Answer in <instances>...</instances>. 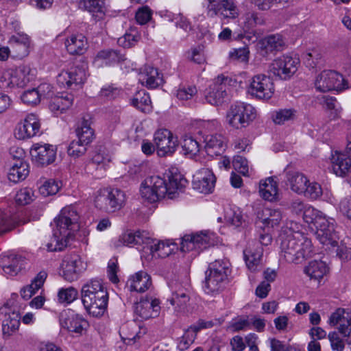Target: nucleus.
Here are the masks:
<instances>
[{
	"mask_svg": "<svg viewBox=\"0 0 351 351\" xmlns=\"http://www.w3.org/2000/svg\"><path fill=\"white\" fill-rule=\"evenodd\" d=\"M167 180L159 176L147 177L141 184V195L143 199L150 203L156 202L167 195L173 199L176 193L182 192L186 187L187 180L176 168L170 169L166 173Z\"/></svg>",
	"mask_w": 351,
	"mask_h": 351,
	"instance_id": "f257e3e1",
	"label": "nucleus"
},
{
	"mask_svg": "<svg viewBox=\"0 0 351 351\" xmlns=\"http://www.w3.org/2000/svg\"><path fill=\"white\" fill-rule=\"evenodd\" d=\"M280 239V256L287 263H301L313 253L311 241L300 232L285 230Z\"/></svg>",
	"mask_w": 351,
	"mask_h": 351,
	"instance_id": "f03ea898",
	"label": "nucleus"
},
{
	"mask_svg": "<svg viewBox=\"0 0 351 351\" xmlns=\"http://www.w3.org/2000/svg\"><path fill=\"white\" fill-rule=\"evenodd\" d=\"M79 214L73 206L63 208L60 215L54 219L55 227L53 228L52 245L54 250L61 251L67 246L69 240L74 237V233L80 228Z\"/></svg>",
	"mask_w": 351,
	"mask_h": 351,
	"instance_id": "7ed1b4c3",
	"label": "nucleus"
},
{
	"mask_svg": "<svg viewBox=\"0 0 351 351\" xmlns=\"http://www.w3.org/2000/svg\"><path fill=\"white\" fill-rule=\"evenodd\" d=\"M82 301L86 310L94 317L104 313L108 301V295L100 280H92L82 289Z\"/></svg>",
	"mask_w": 351,
	"mask_h": 351,
	"instance_id": "20e7f679",
	"label": "nucleus"
},
{
	"mask_svg": "<svg viewBox=\"0 0 351 351\" xmlns=\"http://www.w3.org/2000/svg\"><path fill=\"white\" fill-rule=\"evenodd\" d=\"M230 273V263L227 260H216L210 263L204 282L205 292L215 294L222 291L228 282Z\"/></svg>",
	"mask_w": 351,
	"mask_h": 351,
	"instance_id": "39448f33",
	"label": "nucleus"
},
{
	"mask_svg": "<svg viewBox=\"0 0 351 351\" xmlns=\"http://www.w3.org/2000/svg\"><path fill=\"white\" fill-rule=\"evenodd\" d=\"M256 110L250 104L237 103L230 106L226 114L227 122L239 129L249 125L256 118Z\"/></svg>",
	"mask_w": 351,
	"mask_h": 351,
	"instance_id": "423d86ee",
	"label": "nucleus"
},
{
	"mask_svg": "<svg viewBox=\"0 0 351 351\" xmlns=\"http://www.w3.org/2000/svg\"><path fill=\"white\" fill-rule=\"evenodd\" d=\"M315 231L317 238L320 243L326 245L337 246L338 236L335 231L334 219H327L321 212L311 226Z\"/></svg>",
	"mask_w": 351,
	"mask_h": 351,
	"instance_id": "0eeeda50",
	"label": "nucleus"
},
{
	"mask_svg": "<svg viewBox=\"0 0 351 351\" xmlns=\"http://www.w3.org/2000/svg\"><path fill=\"white\" fill-rule=\"evenodd\" d=\"M125 202V193L119 189L104 190L95 200V206L108 213L120 210Z\"/></svg>",
	"mask_w": 351,
	"mask_h": 351,
	"instance_id": "6e6552de",
	"label": "nucleus"
},
{
	"mask_svg": "<svg viewBox=\"0 0 351 351\" xmlns=\"http://www.w3.org/2000/svg\"><path fill=\"white\" fill-rule=\"evenodd\" d=\"M215 243V234L213 232L204 231L195 234H186L182 238L181 250L183 252L195 250L199 252L210 245H214Z\"/></svg>",
	"mask_w": 351,
	"mask_h": 351,
	"instance_id": "1a4fd4ad",
	"label": "nucleus"
},
{
	"mask_svg": "<svg viewBox=\"0 0 351 351\" xmlns=\"http://www.w3.org/2000/svg\"><path fill=\"white\" fill-rule=\"evenodd\" d=\"M86 65L84 64L62 70L57 76V82L61 87L75 88L86 81Z\"/></svg>",
	"mask_w": 351,
	"mask_h": 351,
	"instance_id": "9d476101",
	"label": "nucleus"
},
{
	"mask_svg": "<svg viewBox=\"0 0 351 351\" xmlns=\"http://www.w3.org/2000/svg\"><path fill=\"white\" fill-rule=\"evenodd\" d=\"M232 82V78L221 74L218 75L213 84L209 86L205 99L208 103L213 106H219L223 103L227 97L228 86Z\"/></svg>",
	"mask_w": 351,
	"mask_h": 351,
	"instance_id": "9b49d317",
	"label": "nucleus"
},
{
	"mask_svg": "<svg viewBox=\"0 0 351 351\" xmlns=\"http://www.w3.org/2000/svg\"><path fill=\"white\" fill-rule=\"evenodd\" d=\"M344 79L339 73L332 70H325L319 73L315 80V86L320 92L339 90L345 88Z\"/></svg>",
	"mask_w": 351,
	"mask_h": 351,
	"instance_id": "f8f14e48",
	"label": "nucleus"
},
{
	"mask_svg": "<svg viewBox=\"0 0 351 351\" xmlns=\"http://www.w3.org/2000/svg\"><path fill=\"white\" fill-rule=\"evenodd\" d=\"M154 142L160 157L171 156L178 146V141L167 129L158 130L154 136Z\"/></svg>",
	"mask_w": 351,
	"mask_h": 351,
	"instance_id": "ddd939ff",
	"label": "nucleus"
},
{
	"mask_svg": "<svg viewBox=\"0 0 351 351\" xmlns=\"http://www.w3.org/2000/svg\"><path fill=\"white\" fill-rule=\"evenodd\" d=\"M249 92L257 99L268 100L274 93L273 81L264 74L256 75L252 78Z\"/></svg>",
	"mask_w": 351,
	"mask_h": 351,
	"instance_id": "4468645a",
	"label": "nucleus"
},
{
	"mask_svg": "<svg viewBox=\"0 0 351 351\" xmlns=\"http://www.w3.org/2000/svg\"><path fill=\"white\" fill-rule=\"evenodd\" d=\"M299 64V59L283 56L270 64L269 71L279 78L287 80L297 71Z\"/></svg>",
	"mask_w": 351,
	"mask_h": 351,
	"instance_id": "2eb2a0df",
	"label": "nucleus"
},
{
	"mask_svg": "<svg viewBox=\"0 0 351 351\" xmlns=\"http://www.w3.org/2000/svg\"><path fill=\"white\" fill-rule=\"evenodd\" d=\"M60 324L67 331L79 335L86 330L89 326L86 319L70 309L63 311L60 313Z\"/></svg>",
	"mask_w": 351,
	"mask_h": 351,
	"instance_id": "dca6fc26",
	"label": "nucleus"
},
{
	"mask_svg": "<svg viewBox=\"0 0 351 351\" xmlns=\"http://www.w3.org/2000/svg\"><path fill=\"white\" fill-rule=\"evenodd\" d=\"M208 14L213 17L221 15L224 18L236 19L239 10L232 0H208Z\"/></svg>",
	"mask_w": 351,
	"mask_h": 351,
	"instance_id": "f3484780",
	"label": "nucleus"
},
{
	"mask_svg": "<svg viewBox=\"0 0 351 351\" xmlns=\"http://www.w3.org/2000/svg\"><path fill=\"white\" fill-rule=\"evenodd\" d=\"M86 263L78 254H71L66 256L63 261V278L69 282L76 280L79 275L86 269Z\"/></svg>",
	"mask_w": 351,
	"mask_h": 351,
	"instance_id": "a211bd4d",
	"label": "nucleus"
},
{
	"mask_svg": "<svg viewBox=\"0 0 351 351\" xmlns=\"http://www.w3.org/2000/svg\"><path fill=\"white\" fill-rule=\"evenodd\" d=\"M216 178L207 168L198 170L193 176L192 184L195 190L202 193H211L215 187Z\"/></svg>",
	"mask_w": 351,
	"mask_h": 351,
	"instance_id": "6ab92c4d",
	"label": "nucleus"
},
{
	"mask_svg": "<svg viewBox=\"0 0 351 351\" xmlns=\"http://www.w3.org/2000/svg\"><path fill=\"white\" fill-rule=\"evenodd\" d=\"M56 150L49 144L36 143L30 149L32 161L38 166H45L52 163L56 158Z\"/></svg>",
	"mask_w": 351,
	"mask_h": 351,
	"instance_id": "aec40b11",
	"label": "nucleus"
},
{
	"mask_svg": "<svg viewBox=\"0 0 351 351\" xmlns=\"http://www.w3.org/2000/svg\"><path fill=\"white\" fill-rule=\"evenodd\" d=\"M244 259L247 268L256 272L263 267V248L258 242H250L243 251Z\"/></svg>",
	"mask_w": 351,
	"mask_h": 351,
	"instance_id": "412c9836",
	"label": "nucleus"
},
{
	"mask_svg": "<svg viewBox=\"0 0 351 351\" xmlns=\"http://www.w3.org/2000/svg\"><path fill=\"white\" fill-rule=\"evenodd\" d=\"M40 129V123L38 117L34 114H29L23 122L19 123L15 136L21 140L29 138L39 133Z\"/></svg>",
	"mask_w": 351,
	"mask_h": 351,
	"instance_id": "4be33fe9",
	"label": "nucleus"
},
{
	"mask_svg": "<svg viewBox=\"0 0 351 351\" xmlns=\"http://www.w3.org/2000/svg\"><path fill=\"white\" fill-rule=\"evenodd\" d=\"M15 152L18 155H14L13 157L16 158L17 160L10 168L8 178L10 181L14 183H17L24 180L28 176L29 171V165L23 160V157L25 154L23 149L17 147L15 149Z\"/></svg>",
	"mask_w": 351,
	"mask_h": 351,
	"instance_id": "5701e85b",
	"label": "nucleus"
},
{
	"mask_svg": "<svg viewBox=\"0 0 351 351\" xmlns=\"http://www.w3.org/2000/svg\"><path fill=\"white\" fill-rule=\"evenodd\" d=\"M160 308L158 300L145 299L136 303L134 311L142 319H147L158 316Z\"/></svg>",
	"mask_w": 351,
	"mask_h": 351,
	"instance_id": "b1692460",
	"label": "nucleus"
},
{
	"mask_svg": "<svg viewBox=\"0 0 351 351\" xmlns=\"http://www.w3.org/2000/svg\"><path fill=\"white\" fill-rule=\"evenodd\" d=\"M331 162L334 173L339 176H344L351 168V156L335 151L331 155Z\"/></svg>",
	"mask_w": 351,
	"mask_h": 351,
	"instance_id": "393cba45",
	"label": "nucleus"
},
{
	"mask_svg": "<svg viewBox=\"0 0 351 351\" xmlns=\"http://www.w3.org/2000/svg\"><path fill=\"white\" fill-rule=\"evenodd\" d=\"M205 149L211 156L221 155L226 148V138L221 134L207 135L204 138Z\"/></svg>",
	"mask_w": 351,
	"mask_h": 351,
	"instance_id": "a878e982",
	"label": "nucleus"
},
{
	"mask_svg": "<svg viewBox=\"0 0 351 351\" xmlns=\"http://www.w3.org/2000/svg\"><path fill=\"white\" fill-rule=\"evenodd\" d=\"M169 287L172 292V296L168 300L173 306H176L178 311L184 309L187 302L189 301L188 291L180 283L172 282Z\"/></svg>",
	"mask_w": 351,
	"mask_h": 351,
	"instance_id": "bb28decb",
	"label": "nucleus"
},
{
	"mask_svg": "<svg viewBox=\"0 0 351 351\" xmlns=\"http://www.w3.org/2000/svg\"><path fill=\"white\" fill-rule=\"evenodd\" d=\"M139 82L148 88H155L162 82L157 69L146 66L138 74Z\"/></svg>",
	"mask_w": 351,
	"mask_h": 351,
	"instance_id": "cd10ccee",
	"label": "nucleus"
},
{
	"mask_svg": "<svg viewBox=\"0 0 351 351\" xmlns=\"http://www.w3.org/2000/svg\"><path fill=\"white\" fill-rule=\"evenodd\" d=\"M9 43L16 57L23 58L28 55L30 41L27 35H14L10 38Z\"/></svg>",
	"mask_w": 351,
	"mask_h": 351,
	"instance_id": "c85d7f7f",
	"label": "nucleus"
},
{
	"mask_svg": "<svg viewBox=\"0 0 351 351\" xmlns=\"http://www.w3.org/2000/svg\"><path fill=\"white\" fill-rule=\"evenodd\" d=\"M67 51L72 55H82L87 49V39L82 34L71 35L65 41Z\"/></svg>",
	"mask_w": 351,
	"mask_h": 351,
	"instance_id": "c756f323",
	"label": "nucleus"
},
{
	"mask_svg": "<svg viewBox=\"0 0 351 351\" xmlns=\"http://www.w3.org/2000/svg\"><path fill=\"white\" fill-rule=\"evenodd\" d=\"M128 283L131 291L143 293L152 285V280L146 272L141 271L131 276Z\"/></svg>",
	"mask_w": 351,
	"mask_h": 351,
	"instance_id": "7c9ffc66",
	"label": "nucleus"
},
{
	"mask_svg": "<svg viewBox=\"0 0 351 351\" xmlns=\"http://www.w3.org/2000/svg\"><path fill=\"white\" fill-rule=\"evenodd\" d=\"M119 241L125 245H147L150 242V236L146 231L137 230L136 232H127L121 235Z\"/></svg>",
	"mask_w": 351,
	"mask_h": 351,
	"instance_id": "2f4dec72",
	"label": "nucleus"
},
{
	"mask_svg": "<svg viewBox=\"0 0 351 351\" xmlns=\"http://www.w3.org/2000/svg\"><path fill=\"white\" fill-rule=\"evenodd\" d=\"M286 178L287 184L290 186L293 192L298 194H302L306 189V185L308 183L306 176L298 171H288Z\"/></svg>",
	"mask_w": 351,
	"mask_h": 351,
	"instance_id": "473e14b6",
	"label": "nucleus"
},
{
	"mask_svg": "<svg viewBox=\"0 0 351 351\" xmlns=\"http://www.w3.org/2000/svg\"><path fill=\"white\" fill-rule=\"evenodd\" d=\"M73 101V96L70 94L55 96L51 99L49 108L55 115L58 116L69 108L72 106Z\"/></svg>",
	"mask_w": 351,
	"mask_h": 351,
	"instance_id": "72a5a7b5",
	"label": "nucleus"
},
{
	"mask_svg": "<svg viewBox=\"0 0 351 351\" xmlns=\"http://www.w3.org/2000/svg\"><path fill=\"white\" fill-rule=\"evenodd\" d=\"M21 256L16 255L4 256L1 258V265L3 271L10 276H15L22 269Z\"/></svg>",
	"mask_w": 351,
	"mask_h": 351,
	"instance_id": "f704fd0d",
	"label": "nucleus"
},
{
	"mask_svg": "<svg viewBox=\"0 0 351 351\" xmlns=\"http://www.w3.org/2000/svg\"><path fill=\"white\" fill-rule=\"evenodd\" d=\"M328 268L323 261H311L304 269V272L311 280L319 281L328 272Z\"/></svg>",
	"mask_w": 351,
	"mask_h": 351,
	"instance_id": "c9c22d12",
	"label": "nucleus"
},
{
	"mask_svg": "<svg viewBox=\"0 0 351 351\" xmlns=\"http://www.w3.org/2000/svg\"><path fill=\"white\" fill-rule=\"evenodd\" d=\"M47 274L45 271L39 272L32 283L23 287L21 290V295L25 300L29 299L43 285Z\"/></svg>",
	"mask_w": 351,
	"mask_h": 351,
	"instance_id": "e433bc0d",
	"label": "nucleus"
},
{
	"mask_svg": "<svg viewBox=\"0 0 351 351\" xmlns=\"http://www.w3.org/2000/svg\"><path fill=\"white\" fill-rule=\"evenodd\" d=\"M45 89H49L48 84H40L36 88L26 90L21 96L23 103L31 106H36L40 103L41 97L45 95Z\"/></svg>",
	"mask_w": 351,
	"mask_h": 351,
	"instance_id": "4c0bfd02",
	"label": "nucleus"
},
{
	"mask_svg": "<svg viewBox=\"0 0 351 351\" xmlns=\"http://www.w3.org/2000/svg\"><path fill=\"white\" fill-rule=\"evenodd\" d=\"M259 193L265 200L272 202L276 199L278 185L273 178H268L264 182L260 184Z\"/></svg>",
	"mask_w": 351,
	"mask_h": 351,
	"instance_id": "58836bf2",
	"label": "nucleus"
},
{
	"mask_svg": "<svg viewBox=\"0 0 351 351\" xmlns=\"http://www.w3.org/2000/svg\"><path fill=\"white\" fill-rule=\"evenodd\" d=\"M150 242L147 243V245H144L143 250L145 252L149 251V253L154 256L156 253L160 257H166L171 253V249L169 244L163 241H158L150 237Z\"/></svg>",
	"mask_w": 351,
	"mask_h": 351,
	"instance_id": "ea45409f",
	"label": "nucleus"
},
{
	"mask_svg": "<svg viewBox=\"0 0 351 351\" xmlns=\"http://www.w3.org/2000/svg\"><path fill=\"white\" fill-rule=\"evenodd\" d=\"M260 48L265 50L266 52L280 51L282 49L285 43L280 35H271L259 43Z\"/></svg>",
	"mask_w": 351,
	"mask_h": 351,
	"instance_id": "a19ab883",
	"label": "nucleus"
},
{
	"mask_svg": "<svg viewBox=\"0 0 351 351\" xmlns=\"http://www.w3.org/2000/svg\"><path fill=\"white\" fill-rule=\"evenodd\" d=\"M13 75L16 80V86L21 88L26 86L33 76L31 75V69L26 65L21 66L16 71H13Z\"/></svg>",
	"mask_w": 351,
	"mask_h": 351,
	"instance_id": "79ce46f5",
	"label": "nucleus"
},
{
	"mask_svg": "<svg viewBox=\"0 0 351 351\" xmlns=\"http://www.w3.org/2000/svg\"><path fill=\"white\" fill-rule=\"evenodd\" d=\"M76 134L78 140L88 145L94 138V131L91 128L89 121L84 119L81 122L80 125L76 129Z\"/></svg>",
	"mask_w": 351,
	"mask_h": 351,
	"instance_id": "37998d69",
	"label": "nucleus"
},
{
	"mask_svg": "<svg viewBox=\"0 0 351 351\" xmlns=\"http://www.w3.org/2000/svg\"><path fill=\"white\" fill-rule=\"evenodd\" d=\"M61 187V182L54 179L45 180L39 186L40 193L47 197L56 195Z\"/></svg>",
	"mask_w": 351,
	"mask_h": 351,
	"instance_id": "c03bdc74",
	"label": "nucleus"
},
{
	"mask_svg": "<svg viewBox=\"0 0 351 351\" xmlns=\"http://www.w3.org/2000/svg\"><path fill=\"white\" fill-rule=\"evenodd\" d=\"M14 317H9L4 320L2 325V331L4 338H8L19 329L20 320L18 314H13Z\"/></svg>",
	"mask_w": 351,
	"mask_h": 351,
	"instance_id": "a18cd8bd",
	"label": "nucleus"
},
{
	"mask_svg": "<svg viewBox=\"0 0 351 351\" xmlns=\"http://www.w3.org/2000/svg\"><path fill=\"white\" fill-rule=\"evenodd\" d=\"M263 215L265 217L262 219L261 222L271 227L278 225L282 219V213L278 209L265 208L263 210Z\"/></svg>",
	"mask_w": 351,
	"mask_h": 351,
	"instance_id": "49530a36",
	"label": "nucleus"
},
{
	"mask_svg": "<svg viewBox=\"0 0 351 351\" xmlns=\"http://www.w3.org/2000/svg\"><path fill=\"white\" fill-rule=\"evenodd\" d=\"M151 99L148 94L145 91H138L132 99V105L142 112L149 109Z\"/></svg>",
	"mask_w": 351,
	"mask_h": 351,
	"instance_id": "de8ad7c7",
	"label": "nucleus"
},
{
	"mask_svg": "<svg viewBox=\"0 0 351 351\" xmlns=\"http://www.w3.org/2000/svg\"><path fill=\"white\" fill-rule=\"evenodd\" d=\"M96 60H102L106 64H111L112 63L123 60L121 56L115 51L112 49L103 50L99 51L96 58Z\"/></svg>",
	"mask_w": 351,
	"mask_h": 351,
	"instance_id": "09e8293b",
	"label": "nucleus"
},
{
	"mask_svg": "<svg viewBox=\"0 0 351 351\" xmlns=\"http://www.w3.org/2000/svg\"><path fill=\"white\" fill-rule=\"evenodd\" d=\"M302 56L306 66L314 68L321 62L322 53L319 49H312L304 53Z\"/></svg>",
	"mask_w": 351,
	"mask_h": 351,
	"instance_id": "8fccbe9b",
	"label": "nucleus"
},
{
	"mask_svg": "<svg viewBox=\"0 0 351 351\" xmlns=\"http://www.w3.org/2000/svg\"><path fill=\"white\" fill-rule=\"evenodd\" d=\"M88 144L80 140H73L67 149L68 154L73 158H78L84 155L87 151Z\"/></svg>",
	"mask_w": 351,
	"mask_h": 351,
	"instance_id": "3c124183",
	"label": "nucleus"
},
{
	"mask_svg": "<svg viewBox=\"0 0 351 351\" xmlns=\"http://www.w3.org/2000/svg\"><path fill=\"white\" fill-rule=\"evenodd\" d=\"M181 146L185 155L195 156L199 151L198 142L191 136H185L181 143Z\"/></svg>",
	"mask_w": 351,
	"mask_h": 351,
	"instance_id": "603ef678",
	"label": "nucleus"
},
{
	"mask_svg": "<svg viewBox=\"0 0 351 351\" xmlns=\"http://www.w3.org/2000/svg\"><path fill=\"white\" fill-rule=\"evenodd\" d=\"M294 111L291 109H281L272 114V119L276 124H283L285 122L293 119Z\"/></svg>",
	"mask_w": 351,
	"mask_h": 351,
	"instance_id": "864d4df0",
	"label": "nucleus"
},
{
	"mask_svg": "<svg viewBox=\"0 0 351 351\" xmlns=\"http://www.w3.org/2000/svg\"><path fill=\"white\" fill-rule=\"evenodd\" d=\"M18 222L0 210V234L12 230Z\"/></svg>",
	"mask_w": 351,
	"mask_h": 351,
	"instance_id": "5fc2aeb1",
	"label": "nucleus"
},
{
	"mask_svg": "<svg viewBox=\"0 0 351 351\" xmlns=\"http://www.w3.org/2000/svg\"><path fill=\"white\" fill-rule=\"evenodd\" d=\"M305 188L304 191L302 194H304V196L308 198L317 199L322 195L321 185L317 182H310L308 181Z\"/></svg>",
	"mask_w": 351,
	"mask_h": 351,
	"instance_id": "6e6d98bb",
	"label": "nucleus"
},
{
	"mask_svg": "<svg viewBox=\"0 0 351 351\" xmlns=\"http://www.w3.org/2000/svg\"><path fill=\"white\" fill-rule=\"evenodd\" d=\"M249 49L248 47H241L239 49H234L229 52V59L232 61H238L241 62H246L249 58Z\"/></svg>",
	"mask_w": 351,
	"mask_h": 351,
	"instance_id": "4d7b16f0",
	"label": "nucleus"
},
{
	"mask_svg": "<svg viewBox=\"0 0 351 351\" xmlns=\"http://www.w3.org/2000/svg\"><path fill=\"white\" fill-rule=\"evenodd\" d=\"M196 332L191 328V326L185 331L183 336L180 339L178 348L180 350L188 349L189 346L192 344L196 337Z\"/></svg>",
	"mask_w": 351,
	"mask_h": 351,
	"instance_id": "13d9d810",
	"label": "nucleus"
},
{
	"mask_svg": "<svg viewBox=\"0 0 351 351\" xmlns=\"http://www.w3.org/2000/svg\"><path fill=\"white\" fill-rule=\"evenodd\" d=\"M225 220L236 227H239L243 223V216L239 210L228 208L225 212Z\"/></svg>",
	"mask_w": 351,
	"mask_h": 351,
	"instance_id": "bf43d9fd",
	"label": "nucleus"
},
{
	"mask_svg": "<svg viewBox=\"0 0 351 351\" xmlns=\"http://www.w3.org/2000/svg\"><path fill=\"white\" fill-rule=\"evenodd\" d=\"M77 291L73 287L61 289L58 294V300L60 302L71 303L77 297Z\"/></svg>",
	"mask_w": 351,
	"mask_h": 351,
	"instance_id": "052dcab7",
	"label": "nucleus"
},
{
	"mask_svg": "<svg viewBox=\"0 0 351 351\" xmlns=\"http://www.w3.org/2000/svg\"><path fill=\"white\" fill-rule=\"evenodd\" d=\"M346 311L343 308H338L335 312L332 313L330 316L328 323L331 326H335L337 324H339V327L342 324H347L348 319H351V317L349 316L348 313H347V316L346 317L344 315Z\"/></svg>",
	"mask_w": 351,
	"mask_h": 351,
	"instance_id": "680f3d73",
	"label": "nucleus"
},
{
	"mask_svg": "<svg viewBox=\"0 0 351 351\" xmlns=\"http://www.w3.org/2000/svg\"><path fill=\"white\" fill-rule=\"evenodd\" d=\"M168 17H169V20L175 22L177 27H180L186 32L192 29L191 23L182 14H169Z\"/></svg>",
	"mask_w": 351,
	"mask_h": 351,
	"instance_id": "e2e57ef3",
	"label": "nucleus"
},
{
	"mask_svg": "<svg viewBox=\"0 0 351 351\" xmlns=\"http://www.w3.org/2000/svg\"><path fill=\"white\" fill-rule=\"evenodd\" d=\"M33 196L34 192L31 189L24 188L17 192L15 199L20 205H27L32 202Z\"/></svg>",
	"mask_w": 351,
	"mask_h": 351,
	"instance_id": "0e129e2a",
	"label": "nucleus"
},
{
	"mask_svg": "<svg viewBox=\"0 0 351 351\" xmlns=\"http://www.w3.org/2000/svg\"><path fill=\"white\" fill-rule=\"evenodd\" d=\"M81 3L89 12L102 13L104 9V0H82Z\"/></svg>",
	"mask_w": 351,
	"mask_h": 351,
	"instance_id": "69168bd1",
	"label": "nucleus"
},
{
	"mask_svg": "<svg viewBox=\"0 0 351 351\" xmlns=\"http://www.w3.org/2000/svg\"><path fill=\"white\" fill-rule=\"evenodd\" d=\"M139 38L140 36L137 32H134V34L126 33L118 39L117 43L124 48H129L134 46L138 41Z\"/></svg>",
	"mask_w": 351,
	"mask_h": 351,
	"instance_id": "338daca9",
	"label": "nucleus"
},
{
	"mask_svg": "<svg viewBox=\"0 0 351 351\" xmlns=\"http://www.w3.org/2000/svg\"><path fill=\"white\" fill-rule=\"evenodd\" d=\"M16 86V80L13 75L12 70H8L3 72L0 77V88L8 89Z\"/></svg>",
	"mask_w": 351,
	"mask_h": 351,
	"instance_id": "774afa93",
	"label": "nucleus"
}]
</instances>
